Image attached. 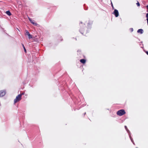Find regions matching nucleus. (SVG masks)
<instances>
[{"instance_id":"nucleus-4","label":"nucleus","mask_w":148,"mask_h":148,"mask_svg":"<svg viewBox=\"0 0 148 148\" xmlns=\"http://www.w3.org/2000/svg\"><path fill=\"white\" fill-rule=\"evenodd\" d=\"M5 92L3 90L0 91V97L3 96L5 94Z\"/></svg>"},{"instance_id":"nucleus-3","label":"nucleus","mask_w":148,"mask_h":148,"mask_svg":"<svg viewBox=\"0 0 148 148\" xmlns=\"http://www.w3.org/2000/svg\"><path fill=\"white\" fill-rule=\"evenodd\" d=\"M114 13L115 14L116 17H117L119 16V12L118 11L116 10H115L114 12Z\"/></svg>"},{"instance_id":"nucleus-13","label":"nucleus","mask_w":148,"mask_h":148,"mask_svg":"<svg viewBox=\"0 0 148 148\" xmlns=\"http://www.w3.org/2000/svg\"><path fill=\"white\" fill-rule=\"evenodd\" d=\"M125 128L126 130L127 131V127L126 126H125Z\"/></svg>"},{"instance_id":"nucleus-6","label":"nucleus","mask_w":148,"mask_h":148,"mask_svg":"<svg viewBox=\"0 0 148 148\" xmlns=\"http://www.w3.org/2000/svg\"><path fill=\"white\" fill-rule=\"evenodd\" d=\"M29 18V21L32 24L34 25H36V24H37L36 23H35L34 21L32 20V19L31 18Z\"/></svg>"},{"instance_id":"nucleus-10","label":"nucleus","mask_w":148,"mask_h":148,"mask_svg":"<svg viewBox=\"0 0 148 148\" xmlns=\"http://www.w3.org/2000/svg\"><path fill=\"white\" fill-rule=\"evenodd\" d=\"M146 17L147 18V24H148V13L147 14H146Z\"/></svg>"},{"instance_id":"nucleus-9","label":"nucleus","mask_w":148,"mask_h":148,"mask_svg":"<svg viewBox=\"0 0 148 148\" xmlns=\"http://www.w3.org/2000/svg\"><path fill=\"white\" fill-rule=\"evenodd\" d=\"M80 61L81 62L83 63H84L86 62V60L84 59H81Z\"/></svg>"},{"instance_id":"nucleus-12","label":"nucleus","mask_w":148,"mask_h":148,"mask_svg":"<svg viewBox=\"0 0 148 148\" xmlns=\"http://www.w3.org/2000/svg\"><path fill=\"white\" fill-rule=\"evenodd\" d=\"M23 47L25 51V52H26V49H25V47H24V45H23Z\"/></svg>"},{"instance_id":"nucleus-16","label":"nucleus","mask_w":148,"mask_h":148,"mask_svg":"<svg viewBox=\"0 0 148 148\" xmlns=\"http://www.w3.org/2000/svg\"><path fill=\"white\" fill-rule=\"evenodd\" d=\"M24 93H22L21 94H20V95H24Z\"/></svg>"},{"instance_id":"nucleus-2","label":"nucleus","mask_w":148,"mask_h":148,"mask_svg":"<svg viewBox=\"0 0 148 148\" xmlns=\"http://www.w3.org/2000/svg\"><path fill=\"white\" fill-rule=\"evenodd\" d=\"M125 113V111L123 110H121L117 112V114L120 116H121Z\"/></svg>"},{"instance_id":"nucleus-15","label":"nucleus","mask_w":148,"mask_h":148,"mask_svg":"<svg viewBox=\"0 0 148 148\" xmlns=\"http://www.w3.org/2000/svg\"><path fill=\"white\" fill-rule=\"evenodd\" d=\"M146 53L147 54V55H148V51H146Z\"/></svg>"},{"instance_id":"nucleus-7","label":"nucleus","mask_w":148,"mask_h":148,"mask_svg":"<svg viewBox=\"0 0 148 148\" xmlns=\"http://www.w3.org/2000/svg\"><path fill=\"white\" fill-rule=\"evenodd\" d=\"M137 32L140 34H142L143 32V30L142 29H140L138 30Z\"/></svg>"},{"instance_id":"nucleus-17","label":"nucleus","mask_w":148,"mask_h":148,"mask_svg":"<svg viewBox=\"0 0 148 148\" xmlns=\"http://www.w3.org/2000/svg\"><path fill=\"white\" fill-rule=\"evenodd\" d=\"M147 9H148V6H147Z\"/></svg>"},{"instance_id":"nucleus-8","label":"nucleus","mask_w":148,"mask_h":148,"mask_svg":"<svg viewBox=\"0 0 148 148\" xmlns=\"http://www.w3.org/2000/svg\"><path fill=\"white\" fill-rule=\"evenodd\" d=\"M6 14L9 16H10L11 15V13L9 11H7L6 12Z\"/></svg>"},{"instance_id":"nucleus-11","label":"nucleus","mask_w":148,"mask_h":148,"mask_svg":"<svg viewBox=\"0 0 148 148\" xmlns=\"http://www.w3.org/2000/svg\"><path fill=\"white\" fill-rule=\"evenodd\" d=\"M136 4L138 6H140V4L138 2Z\"/></svg>"},{"instance_id":"nucleus-1","label":"nucleus","mask_w":148,"mask_h":148,"mask_svg":"<svg viewBox=\"0 0 148 148\" xmlns=\"http://www.w3.org/2000/svg\"><path fill=\"white\" fill-rule=\"evenodd\" d=\"M21 99V95H18L16 97L14 100V103H16L18 101H19Z\"/></svg>"},{"instance_id":"nucleus-14","label":"nucleus","mask_w":148,"mask_h":148,"mask_svg":"<svg viewBox=\"0 0 148 148\" xmlns=\"http://www.w3.org/2000/svg\"><path fill=\"white\" fill-rule=\"evenodd\" d=\"M130 30L132 32L133 31V28H131Z\"/></svg>"},{"instance_id":"nucleus-5","label":"nucleus","mask_w":148,"mask_h":148,"mask_svg":"<svg viewBox=\"0 0 148 148\" xmlns=\"http://www.w3.org/2000/svg\"><path fill=\"white\" fill-rule=\"evenodd\" d=\"M26 34L28 36V38L29 39H30L32 38V36L29 34L28 31H26Z\"/></svg>"}]
</instances>
